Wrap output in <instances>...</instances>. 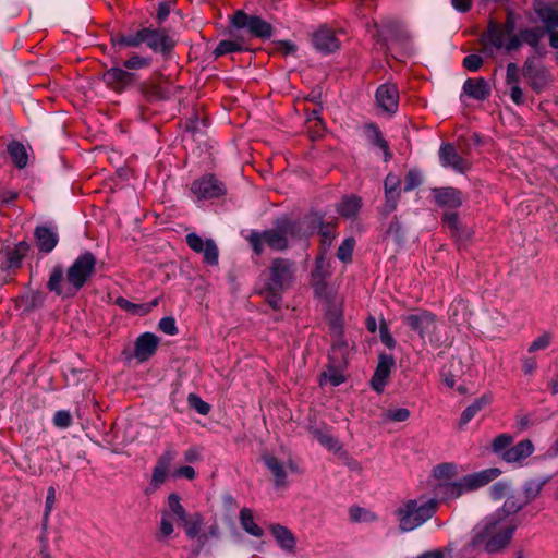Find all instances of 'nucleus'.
<instances>
[{
  "instance_id": "nucleus-1",
  "label": "nucleus",
  "mask_w": 558,
  "mask_h": 558,
  "mask_svg": "<svg viewBox=\"0 0 558 558\" xmlns=\"http://www.w3.org/2000/svg\"><path fill=\"white\" fill-rule=\"evenodd\" d=\"M97 258L86 251L78 255L68 268L65 275L61 265L50 272L47 289L61 298H73L96 274Z\"/></svg>"
},
{
  "instance_id": "nucleus-2",
  "label": "nucleus",
  "mask_w": 558,
  "mask_h": 558,
  "mask_svg": "<svg viewBox=\"0 0 558 558\" xmlns=\"http://www.w3.org/2000/svg\"><path fill=\"white\" fill-rule=\"evenodd\" d=\"M519 524L517 519L490 514L473 529L471 541L464 546V551L472 554L483 548L489 554L498 553L510 544Z\"/></svg>"
},
{
  "instance_id": "nucleus-3",
  "label": "nucleus",
  "mask_w": 558,
  "mask_h": 558,
  "mask_svg": "<svg viewBox=\"0 0 558 558\" xmlns=\"http://www.w3.org/2000/svg\"><path fill=\"white\" fill-rule=\"evenodd\" d=\"M439 500L420 496L416 499L403 500L396 509L399 529L402 532H411L430 520L437 512Z\"/></svg>"
},
{
  "instance_id": "nucleus-4",
  "label": "nucleus",
  "mask_w": 558,
  "mask_h": 558,
  "mask_svg": "<svg viewBox=\"0 0 558 558\" xmlns=\"http://www.w3.org/2000/svg\"><path fill=\"white\" fill-rule=\"evenodd\" d=\"M301 226L299 222L282 219L276 227L263 232L252 231L247 240L255 254L260 255L264 251V244L275 251H283L288 247L289 238H302Z\"/></svg>"
},
{
  "instance_id": "nucleus-5",
  "label": "nucleus",
  "mask_w": 558,
  "mask_h": 558,
  "mask_svg": "<svg viewBox=\"0 0 558 558\" xmlns=\"http://www.w3.org/2000/svg\"><path fill=\"white\" fill-rule=\"evenodd\" d=\"M373 28L375 29L373 36L377 38V43L380 44L383 48L391 49L393 47H401L408 52L413 51L412 36L400 21L393 17H387L383 21L381 27L374 22Z\"/></svg>"
},
{
  "instance_id": "nucleus-6",
  "label": "nucleus",
  "mask_w": 558,
  "mask_h": 558,
  "mask_svg": "<svg viewBox=\"0 0 558 558\" xmlns=\"http://www.w3.org/2000/svg\"><path fill=\"white\" fill-rule=\"evenodd\" d=\"M230 28L236 34L247 38H269L272 34V26L257 15H248L243 10H238L230 17Z\"/></svg>"
},
{
  "instance_id": "nucleus-7",
  "label": "nucleus",
  "mask_w": 558,
  "mask_h": 558,
  "mask_svg": "<svg viewBox=\"0 0 558 558\" xmlns=\"http://www.w3.org/2000/svg\"><path fill=\"white\" fill-rule=\"evenodd\" d=\"M296 269V264L293 260L281 257L272 259L265 289L267 291H284L290 288L295 280Z\"/></svg>"
},
{
  "instance_id": "nucleus-8",
  "label": "nucleus",
  "mask_w": 558,
  "mask_h": 558,
  "mask_svg": "<svg viewBox=\"0 0 558 558\" xmlns=\"http://www.w3.org/2000/svg\"><path fill=\"white\" fill-rule=\"evenodd\" d=\"M481 41L483 45V52L487 56H494L495 51H512L521 46V40L518 36L509 37L505 28L500 25L490 23L487 32H485Z\"/></svg>"
},
{
  "instance_id": "nucleus-9",
  "label": "nucleus",
  "mask_w": 558,
  "mask_h": 558,
  "mask_svg": "<svg viewBox=\"0 0 558 558\" xmlns=\"http://www.w3.org/2000/svg\"><path fill=\"white\" fill-rule=\"evenodd\" d=\"M402 322L413 331H416L423 340L429 337L437 327L436 316L423 310L402 316Z\"/></svg>"
},
{
  "instance_id": "nucleus-10",
  "label": "nucleus",
  "mask_w": 558,
  "mask_h": 558,
  "mask_svg": "<svg viewBox=\"0 0 558 558\" xmlns=\"http://www.w3.org/2000/svg\"><path fill=\"white\" fill-rule=\"evenodd\" d=\"M192 193L198 199H209L226 194L225 184L213 174L195 180L191 185Z\"/></svg>"
},
{
  "instance_id": "nucleus-11",
  "label": "nucleus",
  "mask_w": 558,
  "mask_h": 558,
  "mask_svg": "<svg viewBox=\"0 0 558 558\" xmlns=\"http://www.w3.org/2000/svg\"><path fill=\"white\" fill-rule=\"evenodd\" d=\"M439 159L442 167L451 168L459 173H465L471 168L470 161L463 158L454 145L450 143H445L440 146Z\"/></svg>"
},
{
  "instance_id": "nucleus-12",
  "label": "nucleus",
  "mask_w": 558,
  "mask_h": 558,
  "mask_svg": "<svg viewBox=\"0 0 558 558\" xmlns=\"http://www.w3.org/2000/svg\"><path fill=\"white\" fill-rule=\"evenodd\" d=\"M175 457L177 451L171 445H169L167 446L163 453L158 458L157 463L153 470L150 481V487H153L154 490L166 482L169 475L170 466Z\"/></svg>"
},
{
  "instance_id": "nucleus-13",
  "label": "nucleus",
  "mask_w": 558,
  "mask_h": 558,
  "mask_svg": "<svg viewBox=\"0 0 558 558\" xmlns=\"http://www.w3.org/2000/svg\"><path fill=\"white\" fill-rule=\"evenodd\" d=\"M144 44L153 51L167 56L173 49L175 41L165 29L146 27Z\"/></svg>"
},
{
  "instance_id": "nucleus-14",
  "label": "nucleus",
  "mask_w": 558,
  "mask_h": 558,
  "mask_svg": "<svg viewBox=\"0 0 558 558\" xmlns=\"http://www.w3.org/2000/svg\"><path fill=\"white\" fill-rule=\"evenodd\" d=\"M186 243L194 252L203 253L207 264L216 265L218 263V247L211 239L204 241L196 233H189L186 235Z\"/></svg>"
},
{
  "instance_id": "nucleus-15",
  "label": "nucleus",
  "mask_w": 558,
  "mask_h": 558,
  "mask_svg": "<svg viewBox=\"0 0 558 558\" xmlns=\"http://www.w3.org/2000/svg\"><path fill=\"white\" fill-rule=\"evenodd\" d=\"M230 35L229 39L219 41L216 48L213 50L215 58L223 57L230 53L246 51L248 57L251 52L246 48V37L241 34H236L232 28H228Z\"/></svg>"
},
{
  "instance_id": "nucleus-16",
  "label": "nucleus",
  "mask_w": 558,
  "mask_h": 558,
  "mask_svg": "<svg viewBox=\"0 0 558 558\" xmlns=\"http://www.w3.org/2000/svg\"><path fill=\"white\" fill-rule=\"evenodd\" d=\"M312 43L314 48L322 53L333 52L340 46V41L332 29L326 26L320 27L313 34Z\"/></svg>"
},
{
  "instance_id": "nucleus-17",
  "label": "nucleus",
  "mask_w": 558,
  "mask_h": 558,
  "mask_svg": "<svg viewBox=\"0 0 558 558\" xmlns=\"http://www.w3.org/2000/svg\"><path fill=\"white\" fill-rule=\"evenodd\" d=\"M501 474V471L498 468H489L473 474H469L463 476L462 485L466 492L475 490L480 487H483L497 478Z\"/></svg>"
},
{
  "instance_id": "nucleus-18",
  "label": "nucleus",
  "mask_w": 558,
  "mask_h": 558,
  "mask_svg": "<svg viewBox=\"0 0 558 558\" xmlns=\"http://www.w3.org/2000/svg\"><path fill=\"white\" fill-rule=\"evenodd\" d=\"M395 366V359L391 355L381 354L374 375L371 379L375 391L381 392L386 386L391 368Z\"/></svg>"
},
{
  "instance_id": "nucleus-19",
  "label": "nucleus",
  "mask_w": 558,
  "mask_h": 558,
  "mask_svg": "<svg viewBox=\"0 0 558 558\" xmlns=\"http://www.w3.org/2000/svg\"><path fill=\"white\" fill-rule=\"evenodd\" d=\"M159 339L157 336L150 332L141 335L134 345V356L140 362L147 361L153 356L158 348Z\"/></svg>"
},
{
  "instance_id": "nucleus-20",
  "label": "nucleus",
  "mask_w": 558,
  "mask_h": 558,
  "mask_svg": "<svg viewBox=\"0 0 558 558\" xmlns=\"http://www.w3.org/2000/svg\"><path fill=\"white\" fill-rule=\"evenodd\" d=\"M376 100L380 108L387 112H395L398 108L399 93L396 85L383 84L377 88Z\"/></svg>"
},
{
  "instance_id": "nucleus-21",
  "label": "nucleus",
  "mask_w": 558,
  "mask_h": 558,
  "mask_svg": "<svg viewBox=\"0 0 558 558\" xmlns=\"http://www.w3.org/2000/svg\"><path fill=\"white\" fill-rule=\"evenodd\" d=\"M34 236L37 248L43 253H50L59 242L58 233L46 226L36 227Z\"/></svg>"
},
{
  "instance_id": "nucleus-22",
  "label": "nucleus",
  "mask_w": 558,
  "mask_h": 558,
  "mask_svg": "<svg viewBox=\"0 0 558 558\" xmlns=\"http://www.w3.org/2000/svg\"><path fill=\"white\" fill-rule=\"evenodd\" d=\"M435 203L441 207L457 208L462 204L461 192L454 187L433 189Z\"/></svg>"
},
{
  "instance_id": "nucleus-23",
  "label": "nucleus",
  "mask_w": 558,
  "mask_h": 558,
  "mask_svg": "<svg viewBox=\"0 0 558 558\" xmlns=\"http://www.w3.org/2000/svg\"><path fill=\"white\" fill-rule=\"evenodd\" d=\"M534 451V446L531 440L524 439L519 441L512 448L505 450L501 453L504 461L508 463H521Z\"/></svg>"
},
{
  "instance_id": "nucleus-24",
  "label": "nucleus",
  "mask_w": 558,
  "mask_h": 558,
  "mask_svg": "<svg viewBox=\"0 0 558 558\" xmlns=\"http://www.w3.org/2000/svg\"><path fill=\"white\" fill-rule=\"evenodd\" d=\"M464 93L476 100H485L490 95V85L483 77L468 78L463 85Z\"/></svg>"
},
{
  "instance_id": "nucleus-25",
  "label": "nucleus",
  "mask_w": 558,
  "mask_h": 558,
  "mask_svg": "<svg viewBox=\"0 0 558 558\" xmlns=\"http://www.w3.org/2000/svg\"><path fill=\"white\" fill-rule=\"evenodd\" d=\"M102 81L116 92L124 89L134 82L132 72H102Z\"/></svg>"
},
{
  "instance_id": "nucleus-26",
  "label": "nucleus",
  "mask_w": 558,
  "mask_h": 558,
  "mask_svg": "<svg viewBox=\"0 0 558 558\" xmlns=\"http://www.w3.org/2000/svg\"><path fill=\"white\" fill-rule=\"evenodd\" d=\"M465 492L466 490L464 488V485H462L461 478L457 482L440 483L435 487L436 495L441 496L444 501L456 499Z\"/></svg>"
},
{
  "instance_id": "nucleus-27",
  "label": "nucleus",
  "mask_w": 558,
  "mask_h": 558,
  "mask_svg": "<svg viewBox=\"0 0 558 558\" xmlns=\"http://www.w3.org/2000/svg\"><path fill=\"white\" fill-rule=\"evenodd\" d=\"M535 11L548 32L558 28V7L539 3Z\"/></svg>"
},
{
  "instance_id": "nucleus-28",
  "label": "nucleus",
  "mask_w": 558,
  "mask_h": 558,
  "mask_svg": "<svg viewBox=\"0 0 558 558\" xmlns=\"http://www.w3.org/2000/svg\"><path fill=\"white\" fill-rule=\"evenodd\" d=\"M492 402V397L483 395L475 399L472 404L465 408L459 420V426H465L480 411L486 408Z\"/></svg>"
},
{
  "instance_id": "nucleus-29",
  "label": "nucleus",
  "mask_w": 558,
  "mask_h": 558,
  "mask_svg": "<svg viewBox=\"0 0 558 558\" xmlns=\"http://www.w3.org/2000/svg\"><path fill=\"white\" fill-rule=\"evenodd\" d=\"M262 459L274 475L275 485L277 487L286 486L287 472L284 471L283 464L272 454H264Z\"/></svg>"
},
{
  "instance_id": "nucleus-30",
  "label": "nucleus",
  "mask_w": 558,
  "mask_h": 558,
  "mask_svg": "<svg viewBox=\"0 0 558 558\" xmlns=\"http://www.w3.org/2000/svg\"><path fill=\"white\" fill-rule=\"evenodd\" d=\"M400 180L393 174H388L385 179L386 210L390 213L396 209L398 202V187Z\"/></svg>"
},
{
  "instance_id": "nucleus-31",
  "label": "nucleus",
  "mask_w": 558,
  "mask_h": 558,
  "mask_svg": "<svg viewBox=\"0 0 558 558\" xmlns=\"http://www.w3.org/2000/svg\"><path fill=\"white\" fill-rule=\"evenodd\" d=\"M270 531L282 549L290 553L294 551L295 538L290 530L282 525L276 524L271 525Z\"/></svg>"
},
{
  "instance_id": "nucleus-32",
  "label": "nucleus",
  "mask_w": 558,
  "mask_h": 558,
  "mask_svg": "<svg viewBox=\"0 0 558 558\" xmlns=\"http://www.w3.org/2000/svg\"><path fill=\"white\" fill-rule=\"evenodd\" d=\"M145 28L131 31L126 34H120L112 38L116 46L120 47H138L144 44L145 40Z\"/></svg>"
},
{
  "instance_id": "nucleus-33",
  "label": "nucleus",
  "mask_w": 558,
  "mask_h": 558,
  "mask_svg": "<svg viewBox=\"0 0 558 558\" xmlns=\"http://www.w3.org/2000/svg\"><path fill=\"white\" fill-rule=\"evenodd\" d=\"M305 221L313 229L318 228L319 233L324 238L329 239V238L332 236L333 230L336 228V223L335 222H325L324 221V216L322 214H319V213H311L306 217Z\"/></svg>"
},
{
  "instance_id": "nucleus-34",
  "label": "nucleus",
  "mask_w": 558,
  "mask_h": 558,
  "mask_svg": "<svg viewBox=\"0 0 558 558\" xmlns=\"http://www.w3.org/2000/svg\"><path fill=\"white\" fill-rule=\"evenodd\" d=\"M7 151L9 156L11 157L13 163L20 168L23 169L26 167L28 162V155L26 151L25 146L17 141H12L7 146Z\"/></svg>"
},
{
  "instance_id": "nucleus-35",
  "label": "nucleus",
  "mask_w": 558,
  "mask_h": 558,
  "mask_svg": "<svg viewBox=\"0 0 558 558\" xmlns=\"http://www.w3.org/2000/svg\"><path fill=\"white\" fill-rule=\"evenodd\" d=\"M362 206V199L355 195L345 196L339 203L337 210L345 218H352L357 215Z\"/></svg>"
},
{
  "instance_id": "nucleus-36",
  "label": "nucleus",
  "mask_w": 558,
  "mask_h": 558,
  "mask_svg": "<svg viewBox=\"0 0 558 558\" xmlns=\"http://www.w3.org/2000/svg\"><path fill=\"white\" fill-rule=\"evenodd\" d=\"M522 80L521 72H507L506 82L510 89V97L517 105H523L525 99L523 92L519 86V82Z\"/></svg>"
},
{
  "instance_id": "nucleus-37",
  "label": "nucleus",
  "mask_w": 558,
  "mask_h": 558,
  "mask_svg": "<svg viewBox=\"0 0 558 558\" xmlns=\"http://www.w3.org/2000/svg\"><path fill=\"white\" fill-rule=\"evenodd\" d=\"M242 529L255 537L264 535L263 529L254 522L253 512L248 508H242L239 514Z\"/></svg>"
},
{
  "instance_id": "nucleus-38",
  "label": "nucleus",
  "mask_w": 558,
  "mask_h": 558,
  "mask_svg": "<svg viewBox=\"0 0 558 558\" xmlns=\"http://www.w3.org/2000/svg\"><path fill=\"white\" fill-rule=\"evenodd\" d=\"M522 78L537 93L548 86L551 78L547 72H521Z\"/></svg>"
},
{
  "instance_id": "nucleus-39",
  "label": "nucleus",
  "mask_w": 558,
  "mask_h": 558,
  "mask_svg": "<svg viewBox=\"0 0 558 558\" xmlns=\"http://www.w3.org/2000/svg\"><path fill=\"white\" fill-rule=\"evenodd\" d=\"M548 480V477L532 478L524 483L523 493L526 504L534 500L541 494Z\"/></svg>"
},
{
  "instance_id": "nucleus-40",
  "label": "nucleus",
  "mask_w": 558,
  "mask_h": 558,
  "mask_svg": "<svg viewBox=\"0 0 558 558\" xmlns=\"http://www.w3.org/2000/svg\"><path fill=\"white\" fill-rule=\"evenodd\" d=\"M444 221L448 226L451 232V236L468 240L471 236V232L468 229L459 226L458 215L454 213H448L444 216Z\"/></svg>"
},
{
  "instance_id": "nucleus-41",
  "label": "nucleus",
  "mask_w": 558,
  "mask_h": 558,
  "mask_svg": "<svg viewBox=\"0 0 558 558\" xmlns=\"http://www.w3.org/2000/svg\"><path fill=\"white\" fill-rule=\"evenodd\" d=\"M181 523L184 527L186 535L190 538H194L198 535L201 527L203 525V517L195 512L193 514H186L184 519L181 520Z\"/></svg>"
},
{
  "instance_id": "nucleus-42",
  "label": "nucleus",
  "mask_w": 558,
  "mask_h": 558,
  "mask_svg": "<svg viewBox=\"0 0 558 558\" xmlns=\"http://www.w3.org/2000/svg\"><path fill=\"white\" fill-rule=\"evenodd\" d=\"M526 505L525 500L520 501L515 497H508L501 509L494 514H500L501 518L512 519L511 515L520 511Z\"/></svg>"
},
{
  "instance_id": "nucleus-43",
  "label": "nucleus",
  "mask_w": 558,
  "mask_h": 558,
  "mask_svg": "<svg viewBox=\"0 0 558 558\" xmlns=\"http://www.w3.org/2000/svg\"><path fill=\"white\" fill-rule=\"evenodd\" d=\"M29 246L26 242H20L15 245L14 250L8 254V266L10 268H17L21 266L22 259L26 256Z\"/></svg>"
},
{
  "instance_id": "nucleus-44",
  "label": "nucleus",
  "mask_w": 558,
  "mask_h": 558,
  "mask_svg": "<svg viewBox=\"0 0 558 558\" xmlns=\"http://www.w3.org/2000/svg\"><path fill=\"white\" fill-rule=\"evenodd\" d=\"M345 381V377L342 374V372L335 367V366H328L322 374H320V385H324L326 383H329L331 386L336 387L341 385Z\"/></svg>"
},
{
  "instance_id": "nucleus-45",
  "label": "nucleus",
  "mask_w": 558,
  "mask_h": 558,
  "mask_svg": "<svg viewBox=\"0 0 558 558\" xmlns=\"http://www.w3.org/2000/svg\"><path fill=\"white\" fill-rule=\"evenodd\" d=\"M464 373L461 360L458 357H452L449 363L448 375H445V383L448 387H453L456 385L457 378L460 377Z\"/></svg>"
},
{
  "instance_id": "nucleus-46",
  "label": "nucleus",
  "mask_w": 558,
  "mask_h": 558,
  "mask_svg": "<svg viewBox=\"0 0 558 558\" xmlns=\"http://www.w3.org/2000/svg\"><path fill=\"white\" fill-rule=\"evenodd\" d=\"M312 286H313L314 292L317 296L325 298L326 300L329 298L325 278L320 271L319 264H317L315 271L312 274Z\"/></svg>"
},
{
  "instance_id": "nucleus-47",
  "label": "nucleus",
  "mask_w": 558,
  "mask_h": 558,
  "mask_svg": "<svg viewBox=\"0 0 558 558\" xmlns=\"http://www.w3.org/2000/svg\"><path fill=\"white\" fill-rule=\"evenodd\" d=\"M116 304L120 308L137 315H146L150 311V306H147L146 304L132 303L122 296L116 299Z\"/></svg>"
},
{
  "instance_id": "nucleus-48",
  "label": "nucleus",
  "mask_w": 558,
  "mask_h": 558,
  "mask_svg": "<svg viewBox=\"0 0 558 558\" xmlns=\"http://www.w3.org/2000/svg\"><path fill=\"white\" fill-rule=\"evenodd\" d=\"M457 474V465L454 463H440L433 469V475L437 480L448 481Z\"/></svg>"
},
{
  "instance_id": "nucleus-49",
  "label": "nucleus",
  "mask_w": 558,
  "mask_h": 558,
  "mask_svg": "<svg viewBox=\"0 0 558 558\" xmlns=\"http://www.w3.org/2000/svg\"><path fill=\"white\" fill-rule=\"evenodd\" d=\"M205 118H199L197 113H193V116L185 121L184 130L192 136H195L196 134L202 133L201 126H205Z\"/></svg>"
},
{
  "instance_id": "nucleus-50",
  "label": "nucleus",
  "mask_w": 558,
  "mask_h": 558,
  "mask_svg": "<svg viewBox=\"0 0 558 558\" xmlns=\"http://www.w3.org/2000/svg\"><path fill=\"white\" fill-rule=\"evenodd\" d=\"M173 533V523L170 512L163 511L161 514L160 527L157 535L158 539L169 537Z\"/></svg>"
},
{
  "instance_id": "nucleus-51",
  "label": "nucleus",
  "mask_w": 558,
  "mask_h": 558,
  "mask_svg": "<svg viewBox=\"0 0 558 558\" xmlns=\"http://www.w3.org/2000/svg\"><path fill=\"white\" fill-rule=\"evenodd\" d=\"M354 245H355L354 239H352V238L345 239L337 251V257L341 262H344V263L350 262L352 259Z\"/></svg>"
},
{
  "instance_id": "nucleus-52",
  "label": "nucleus",
  "mask_w": 558,
  "mask_h": 558,
  "mask_svg": "<svg viewBox=\"0 0 558 558\" xmlns=\"http://www.w3.org/2000/svg\"><path fill=\"white\" fill-rule=\"evenodd\" d=\"M543 34L544 32L541 28H527L520 32V38L522 41L535 47L538 45Z\"/></svg>"
},
{
  "instance_id": "nucleus-53",
  "label": "nucleus",
  "mask_w": 558,
  "mask_h": 558,
  "mask_svg": "<svg viewBox=\"0 0 558 558\" xmlns=\"http://www.w3.org/2000/svg\"><path fill=\"white\" fill-rule=\"evenodd\" d=\"M168 507L170 514H174L181 521L185 518L186 512L183 506L180 502V497L177 494H170L168 497Z\"/></svg>"
},
{
  "instance_id": "nucleus-54",
  "label": "nucleus",
  "mask_w": 558,
  "mask_h": 558,
  "mask_svg": "<svg viewBox=\"0 0 558 558\" xmlns=\"http://www.w3.org/2000/svg\"><path fill=\"white\" fill-rule=\"evenodd\" d=\"M369 131H371L369 138H371L372 143L377 145L378 147H380L384 150L386 156H390L388 143L383 137L379 129L375 125H369Z\"/></svg>"
},
{
  "instance_id": "nucleus-55",
  "label": "nucleus",
  "mask_w": 558,
  "mask_h": 558,
  "mask_svg": "<svg viewBox=\"0 0 558 558\" xmlns=\"http://www.w3.org/2000/svg\"><path fill=\"white\" fill-rule=\"evenodd\" d=\"M513 441V437L509 434H500L497 437L494 438L492 442V449L495 453L504 452L507 450V447H509Z\"/></svg>"
},
{
  "instance_id": "nucleus-56",
  "label": "nucleus",
  "mask_w": 558,
  "mask_h": 558,
  "mask_svg": "<svg viewBox=\"0 0 558 558\" xmlns=\"http://www.w3.org/2000/svg\"><path fill=\"white\" fill-rule=\"evenodd\" d=\"M553 336L550 332L545 331L541 336H538L529 347L527 351L530 353L536 352L538 350L546 349L551 342Z\"/></svg>"
},
{
  "instance_id": "nucleus-57",
  "label": "nucleus",
  "mask_w": 558,
  "mask_h": 558,
  "mask_svg": "<svg viewBox=\"0 0 558 558\" xmlns=\"http://www.w3.org/2000/svg\"><path fill=\"white\" fill-rule=\"evenodd\" d=\"M410 417V411L405 408L389 409L384 413V418L393 422H404Z\"/></svg>"
},
{
  "instance_id": "nucleus-58",
  "label": "nucleus",
  "mask_w": 558,
  "mask_h": 558,
  "mask_svg": "<svg viewBox=\"0 0 558 558\" xmlns=\"http://www.w3.org/2000/svg\"><path fill=\"white\" fill-rule=\"evenodd\" d=\"M350 518L354 522H367L375 520V515L364 508L352 507L349 511Z\"/></svg>"
},
{
  "instance_id": "nucleus-59",
  "label": "nucleus",
  "mask_w": 558,
  "mask_h": 558,
  "mask_svg": "<svg viewBox=\"0 0 558 558\" xmlns=\"http://www.w3.org/2000/svg\"><path fill=\"white\" fill-rule=\"evenodd\" d=\"M189 403L190 405L196 410L199 414L206 415L210 411V405L203 401L197 395L190 393L189 395Z\"/></svg>"
},
{
  "instance_id": "nucleus-60",
  "label": "nucleus",
  "mask_w": 558,
  "mask_h": 558,
  "mask_svg": "<svg viewBox=\"0 0 558 558\" xmlns=\"http://www.w3.org/2000/svg\"><path fill=\"white\" fill-rule=\"evenodd\" d=\"M509 490V484L507 482L500 481L495 483L490 487V496L495 500H499L504 498Z\"/></svg>"
},
{
  "instance_id": "nucleus-61",
  "label": "nucleus",
  "mask_w": 558,
  "mask_h": 558,
  "mask_svg": "<svg viewBox=\"0 0 558 558\" xmlns=\"http://www.w3.org/2000/svg\"><path fill=\"white\" fill-rule=\"evenodd\" d=\"M53 423L57 427L66 428L72 423V416L69 411H58L53 416Z\"/></svg>"
},
{
  "instance_id": "nucleus-62",
  "label": "nucleus",
  "mask_w": 558,
  "mask_h": 558,
  "mask_svg": "<svg viewBox=\"0 0 558 558\" xmlns=\"http://www.w3.org/2000/svg\"><path fill=\"white\" fill-rule=\"evenodd\" d=\"M158 326L159 329L167 335L173 336L178 332V328L173 317L168 316L161 318Z\"/></svg>"
},
{
  "instance_id": "nucleus-63",
  "label": "nucleus",
  "mask_w": 558,
  "mask_h": 558,
  "mask_svg": "<svg viewBox=\"0 0 558 558\" xmlns=\"http://www.w3.org/2000/svg\"><path fill=\"white\" fill-rule=\"evenodd\" d=\"M463 65L468 70H478L483 65V59L478 54H470L464 58Z\"/></svg>"
},
{
  "instance_id": "nucleus-64",
  "label": "nucleus",
  "mask_w": 558,
  "mask_h": 558,
  "mask_svg": "<svg viewBox=\"0 0 558 558\" xmlns=\"http://www.w3.org/2000/svg\"><path fill=\"white\" fill-rule=\"evenodd\" d=\"M421 184L420 174L415 171H409L405 177L404 191H411Z\"/></svg>"
}]
</instances>
